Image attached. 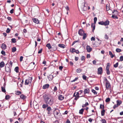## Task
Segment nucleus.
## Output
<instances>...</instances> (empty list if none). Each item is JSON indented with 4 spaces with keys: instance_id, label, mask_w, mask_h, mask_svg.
I'll use <instances>...</instances> for the list:
<instances>
[{
    "instance_id": "obj_1",
    "label": "nucleus",
    "mask_w": 123,
    "mask_h": 123,
    "mask_svg": "<svg viewBox=\"0 0 123 123\" xmlns=\"http://www.w3.org/2000/svg\"><path fill=\"white\" fill-rule=\"evenodd\" d=\"M43 98L47 104L51 105L54 103V99L52 97L49 96L45 94L44 95Z\"/></svg>"
},
{
    "instance_id": "obj_2",
    "label": "nucleus",
    "mask_w": 123,
    "mask_h": 123,
    "mask_svg": "<svg viewBox=\"0 0 123 123\" xmlns=\"http://www.w3.org/2000/svg\"><path fill=\"white\" fill-rule=\"evenodd\" d=\"M32 80V77H29V79H26L25 81V85H28L29 83H31Z\"/></svg>"
},
{
    "instance_id": "obj_3",
    "label": "nucleus",
    "mask_w": 123,
    "mask_h": 123,
    "mask_svg": "<svg viewBox=\"0 0 123 123\" xmlns=\"http://www.w3.org/2000/svg\"><path fill=\"white\" fill-rule=\"evenodd\" d=\"M59 111L58 110L55 109L54 111V114L55 117H57L58 115L60 114Z\"/></svg>"
},
{
    "instance_id": "obj_4",
    "label": "nucleus",
    "mask_w": 123,
    "mask_h": 123,
    "mask_svg": "<svg viewBox=\"0 0 123 123\" xmlns=\"http://www.w3.org/2000/svg\"><path fill=\"white\" fill-rule=\"evenodd\" d=\"M98 74H101L102 73V67H100L98 69Z\"/></svg>"
},
{
    "instance_id": "obj_5",
    "label": "nucleus",
    "mask_w": 123,
    "mask_h": 123,
    "mask_svg": "<svg viewBox=\"0 0 123 123\" xmlns=\"http://www.w3.org/2000/svg\"><path fill=\"white\" fill-rule=\"evenodd\" d=\"M106 87L107 89H108L110 87L111 85L109 82V81H107L105 82Z\"/></svg>"
},
{
    "instance_id": "obj_6",
    "label": "nucleus",
    "mask_w": 123,
    "mask_h": 123,
    "mask_svg": "<svg viewBox=\"0 0 123 123\" xmlns=\"http://www.w3.org/2000/svg\"><path fill=\"white\" fill-rule=\"evenodd\" d=\"M86 49L87 52H90L92 49V48L90 47V46L89 45H87L86 47Z\"/></svg>"
},
{
    "instance_id": "obj_7",
    "label": "nucleus",
    "mask_w": 123,
    "mask_h": 123,
    "mask_svg": "<svg viewBox=\"0 0 123 123\" xmlns=\"http://www.w3.org/2000/svg\"><path fill=\"white\" fill-rule=\"evenodd\" d=\"M7 65V64H6L5 67L6 71L7 72H11L10 68V67H9L8 66L6 67V66Z\"/></svg>"
},
{
    "instance_id": "obj_8",
    "label": "nucleus",
    "mask_w": 123,
    "mask_h": 123,
    "mask_svg": "<svg viewBox=\"0 0 123 123\" xmlns=\"http://www.w3.org/2000/svg\"><path fill=\"white\" fill-rule=\"evenodd\" d=\"M82 6L81 7L82 10L83 11H85L87 9V8L85 6V3H83L82 4Z\"/></svg>"
},
{
    "instance_id": "obj_9",
    "label": "nucleus",
    "mask_w": 123,
    "mask_h": 123,
    "mask_svg": "<svg viewBox=\"0 0 123 123\" xmlns=\"http://www.w3.org/2000/svg\"><path fill=\"white\" fill-rule=\"evenodd\" d=\"M79 34L80 36H82L84 33V31L81 29H80L78 31Z\"/></svg>"
},
{
    "instance_id": "obj_10",
    "label": "nucleus",
    "mask_w": 123,
    "mask_h": 123,
    "mask_svg": "<svg viewBox=\"0 0 123 123\" xmlns=\"http://www.w3.org/2000/svg\"><path fill=\"white\" fill-rule=\"evenodd\" d=\"M48 78L49 81H51L53 78V76L50 74L47 77Z\"/></svg>"
},
{
    "instance_id": "obj_11",
    "label": "nucleus",
    "mask_w": 123,
    "mask_h": 123,
    "mask_svg": "<svg viewBox=\"0 0 123 123\" xmlns=\"http://www.w3.org/2000/svg\"><path fill=\"white\" fill-rule=\"evenodd\" d=\"M49 86V85L48 84H46L44 85L43 87V89H45L48 88Z\"/></svg>"
},
{
    "instance_id": "obj_12",
    "label": "nucleus",
    "mask_w": 123,
    "mask_h": 123,
    "mask_svg": "<svg viewBox=\"0 0 123 123\" xmlns=\"http://www.w3.org/2000/svg\"><path fill=\"white\" fill-rule=\"evenodd\" d=\"M89 91L90 90L89 89L86 88L84 90V93L85 94L86 93H88L89 92Z\"/></svg>"
},
{
    "instance_id": "obj_13",
    "label": "nucleus",
    "mask_w": 123,
    "mask_h": 123,
    "mask_svg": "<svg viewBox=\"0 0 123 123\" xmlns=\"http://www.w3.org/2000/svg\"><path fill=\"white\" fill-rule=\"evenodd\" d=\"M33 21L35 23L38 24L39 23V21L38 19L36 18H34L33 19Z\"/></svg>"
},
{
    "instance_id": "obj_14",
    "label": "nucleus",
    "mask_w": 123,
    "mask_h": 123,
    "mask_svg": "<svg viewBox=\"0 0 123 123\" xmlns=\"http://www.w3.org/2000/svg\"><path fill=\"white\" fill-rule=\"evenodd\" d=\"M59 99L62 100H63L64 98V97L61 95H60L58 97Z\"/></svg>"
},
{
    "instance_id": "obj_15",
    "label": "nucleus",
    "mask_w": 123,
    "mask_h": 123,
    "mask_svg": "<svg viewBox=\"0 0 123 123\" xmlns=\"http://www.w3.org/2000/svg\"><path fill=\"white\" fill-rule=\"evenodd\" d=\"M1 47L3 49H5L6 48V44L3 43L1 46Z\"/></svg>"
},
{
    "instance_id": "obj_16",
    "label": "nucleus",
    "mask_w": 123,
    "mask_h": 123,
    "mask_svg": "<svg viewBox=\"0 0 123 123\" xmlns=\"http://www.w3.org/2000/svg\"><path fill=\"white\" fill-rule=\"evenodd\" d=\"M58 46L59 47L62 48H64L65 47V46L62 44H59L58 45Z\"/></svg>"
},
{
    "instance_id": "obj_17",
    "label": "nucleus",
    "mask_w": 123,
    "mask_h": 123,
    "mask_svg": "<svg viewBox=\"0 0 123 123\" xmlns=\"http://www.w3.org/2000/svg\"><path fill=\"white\" fill-rule=\"evenodd\" d=\"M109 22L108 20H107L105 22H104V25L106 26L109 24Z\"/></svg>"
},
{
    "instance_id": "obj_18",
    "label": "nucleus",
    "mask_w": 123,
    "mask_h": 123,
    "mask_svg": "<svg viewBox=\"0 0 123 123\" xmlns=\"http://www.w3.org/2000/svg\"><path fill=\"white\" fill-rule=\"evenodd\" d=\"M5 66V63L4 62H1L0 63V67L2 68Z\"/></svg>"
},
{
    "instance_id": "obj_19",
    "label": "nucleus",
    "mask_w": 123,
    "mask_h": 123,
    "mask_svg": "<svg viewBox=\"0 0 123 123\" xmlns=\"http://www.w3.org/2000/svg\"><path fill=\"white\" fill-rule=\"evenodd\" d=\"M122 103V101L120 100H117V105L118 106L120 105Z\"/></svg>"
},
{
    "instance_id": "obj_20",
    "label": "nucleus",
    "mask_w": 123,
    "mask_h": 123,
    "mask_svg": "<svg viewBox=\"0 0 123 123\" xmlns=\"http://www.w3.org/2000/svg\"><path fill=\"white\" fill-rule=\"evenodd\" d=\"M56 22L58 23H59L61 21L60 18L59 17H58L55 20Z\"/></svg>"
},
{
    "instance_id": "obj_21",
    "label": "nucleus",
    "mask_w": 123,
    "mask_h": 123,
    "mask_svg": "<svg viewBox=\"0 0 123 123\" xmlns=\"http://www.w3.org/2000/svg\"><path fill=\"white\" fill-rule=\"evenodd\" d=\"M20 98L22 99H24L26 98V96L23 94H22L20 95Z\"/></svg>"
},
{
    "instance_id": "obj_22",
    "label": "nucleus",
    "mask_w": 123,
    "mask_h": 123,
    "mask_svg": "<svg viewBox=\"0 0 123 123\" xmlns=\"http://www.w3.org/2000/svg\"><path fill=\"white\" fill-rule=\"evenodd\" d=\"M75 49L74 48H71L70 50V52L72 53H73L74 52H75Z\"/></svg>"
},
{
    "instance_id": "obj_23",
    "label": "nucleus",
    "mask_w": 123,
    "mask_h": 123,
    "mask_svg": "<svg viewBox=\"0 0 123 123\" xmlns=\"http://www.w3.org/2000/svg\"><path fill=\"white\" fill-rule=\"evenodd\" d=\"M79 92H75L74 93V96L75 97L76 96H78V97H80L79 96Z\"/></svg>"
},
{
    "instance_id": "obj_24",
    "label": "nucleus",
    "mask_w": 123,
    "mask_h": 123,
    "mask_svg": "<svg viewBox=\"0 0 123 123\" xmlns=\"http://www.w3.org/2000/svg\"><path fill=\"white\" fill-rule=\"evenodd\" d=\"M91 26L93 28V29L92 30V31L93 32L94 31V30L95 29V24H92L91 25Z\"/></svg>"
},
{
    "instance_id": "obj_25",
    "label": "nucleus",
    "mask_w": 123,
    "mask_h": 123,
    "mask_svg": "<svg viewBox=\"0 0 123 123\" xmlns=\"http://www.w3.org/2000/svg\"><path fill=\"white\" fill-rule=\"evenodd\" d=\"M84 109H82L80 110L79 111V113L80 114H83L84 111Z\"/></svg>"
},
{
    "instance_id": "obj_26",
    "label": "nucleus",
    "mask_w": 123,
    "mask_h": 123,
    "mask_svg": "<svg viewBox=\"0 0 123 123\" xmlns=\"http://www.w3.org/2000/svg\"><path fill=\"white\" fill-rule=\"evenodd\" d=\"M105 110L103 109L101 111V115L102 116H104L105 115Z\"/></svg>"
},
{
    "instance_id": "obj_27",
    "label": "nucleus",
    "mask_w": 123,
    "mask_h": 123,
    "mask_svg": "<svg viewBox=\"0 0 123 123\" xmlns=\"http://www.w3.org/2000/svg\"><path fill=\"white\" fill-rule=\"evenodd\" d=\"M16 50V48L15 47H13L12 49V52H15Z\"/></svg>"
},
{
    "instance_id": "obj_28",
    "label": "nucleus",
    "mask_w": 123,
    "mask_h": 123,
    "mask_svg": "<svg viewBox=\"0 0 123 123\" xmlns=\"http://www.w3.org/2000/svg\"><path fill=\"white\" fill-rule=\"evenodd\" d=\"M14 70L17 73H18V67H16L14 69Z\"/></svg>"
},
{
    "instance_id": "obj_29",
    "label": "nucleus",
    "mask_w": 123,
    "mask_h": 123,
    "mask_svg": "<svg viewBox=\"0 0 123 123\" xmlns=\"http://www.w3.org/2000/svg\"><path fill=\"white\" fill-rule=\"evenodd\" d=\"M109 54L111 56V58H113L114 57V55L112 54V53L111 51H109Z\"/></svg>"
},
{
    "instance_id": "obj_30",
    "label": "nucleus",
    "mask_w": 123,
    "mask_h": 123,
    "mask_svg": "<svg viewBox=\"0 0 123 123\" xmlns=\"http://www.w3.org/2000/svg\"><path fill=\"white\" fill-rule=\"evenodd\" d=\"M46 46L49 49H50L51 48V45L49 43L47 44L46 45Z\"/></svg>"
},
{
    "instance_id": "obj_31",
    "label": "nucleus",
    "mask_w": 123,
    "mask_h": 123,
    "mask_svg": "<svg viewBox=\"0 0 123 123\" xmlns=\"http://www.w3.org/2000/svg\"><path fill=\"white\" fill-rule=\"evenodd\" d=\"M1 90L2 91L4 92H6V91L5 88H4L3 86L1 87Z\"/></svg>"
},
{
    "instance_id": "obj_32",
    "label": "nucleus",
    "mask_w": 123,
    "mask_h": 123,
    "mask_svg": "<svg viewBox=\"0 0 123 123\" xmlns=\"http://www.w3.org/2000/svg\"><path fill=\"white\" fill-rule=\"evenodd\" d=\"M83 35V39H85L86 37V34L85 33H84Z\"/></svg>"
},
{
    "instance_id": "obj_33",
    "label": "nucleus",
    "mask_w": 123,
    "mask_h": 123,
    "mask_svg": "<svg viewBox=\"0 0 123 123\" xmlns=\"http://www.w3.org/2000/svg\"><path fill=\"white\" fill-rule=\"evenodd\" d=\"M81 70L82 69L80 68H78L76 70V71L77 73H79L81 72Z\"/></svg>"
},
{
    "instance_id": "obj_34",
    "label": "nucleus",
    "mask_w": 123,
    "mask_h": 123,
    "mask_svg": "<svg viewBox=\"0 0 123 123\" xmlns=\"http://www.w3.org/2000/svg\"><path fill=\"white\" fill-rule=\"evenodd\" d=\"M52 110V109L51 107H49L47 108L46 109V110L48 111H51Z\"/></svg>"
},
{
    "instance_id": "obj_35",
    "label": "nucleus",
    "mask_w": 123,
    "mask_h": 123,
    "mask_svg": "<svg viewBox=\"0 0 123 123\" xmlns=\"http://www.w3.org/2000/svg\"><path fill=\"white\" fill-rule=\"evenodd\" d=\"M48 106V105L47 104V105L44 104L43 105L42 107L43 108H45Z\"/></svg>"
},
{
    "instance_id": "obj_36",
    "label": "nucleus",
    "mask_w": 123,
    "mask_h": 123,
    "mask_svg": "<svg viewBox=\"0 0 123 123\" xmlns=\"http://www.w3.org/2000/svg\"><path fill=\"white\" fill-rule=\"evenodd\" d=\"M12 43H15L16 42V39L15 38H13L11 39Z\"/></svg>"
},
{
    "instance_id": "obj_37",
    "label": "nucleus",
    "mask_w": 123,
    "mask_h": 123,
    "mask_svg": "<svg viewBox=\"0 0 123 123\" xmlns=\"http://www.w3.org/2000/svg\"><path fill=\"white\" fill-rule=\"evenodd\" d=\"M118 62H117L116 64H114L113 66L114 67L116 68L118 67Z\"/></svg>"
},
{
    "instance_id": "obj_38",
    "label": "nucleus",
    "mask_w": 123,
    "mask_h": 123,
    "mask_svg": "<svg viewBox=\"0 0 123 123\" xmlns=\"http://www.w3.org/2000/svg\"><path fill=\"white\" fill-rule=\"evenodd\" d=\"M21 93V92L20 91H18L16 92V94L17 95H19Z\"/></svg>"
},
{
    "instance_id": "obj_39",
    "label": "nucleus",
    "mask_w": 123,
    "mask_h": 123,
    "mask_svg": "<svg viewBox=\"0 0 123 123\" xmlns=\"http://www.w3.org/2000/svg\"><path fill=\"white\" fill-rule=\"evenodd\" d=\"M1 53L2 55H4L5 56L6 55L5 52L4 50H2L1 51Z\"/></svg>"
},
{
    "instance_id": "obj_40",
    "label": "nucleus",
    "mask_w": 123,
    "mask_h": 123,
    "mask_svg": "<svg viewBox=\"0 0 123 123\" xmlns=\"http://www.w3.org/2000/svg\"><path fill=\"white\" fill-rule=\"evenodd\" d=\"M97 20V18L96 17H95L94 18V24H95Z\"/></svg>"
},
{
    "instance_id": "obj_41",
    "label": "nucleus",
    "mask_w": 123,
    "mask_h": 123,
    "mask_svg": "<svg viewBox=\"0 0 123 123\" xmlns=\"http://www.w3.org/2000/svg\"><path fill=\"white\" fill-rule=\"evenodd\" d=\"M121 51V50L117 48L116 49V51L117 52H119Z\"/></svg>"
},
{
    "instance_id": "obj_42",
    "label": "nucleus",
    "mask_w": 123,
    "mask_h": 123,
    "mask_svg": "<svg viewBox=\"0 0 123 123\" xmlns=\"http://www.w3.org/2000/svg\"><path fill=\"white\" fill-rule=\"evenodd\" d=\"M98 23L99 24L102 25H104V22L103 21L98 22Z\"/></svg>"
},
{
    "instance_id": "obj_43",
    "label": "nucleus",
    "mask_w": 123,
    "mask_h": 123,
    "mask_svg": "<svg viewBox=\"0 0 123 123\" xmlns=\"http://www.w3.org/2000/svg\"><path fill=\"white\" fill-rule=\"evenodd\" d=\"M120 61H123V56H121L120 57Z\"/></svg>"
},
{
    "instance_id": "obj_44",
    "label": "nucleus",
    "mask_w": 123,
    "mask_h": 123,
    "mask_svg": "<svg viewBox=\"0 0 123 123\" xmlns=\"http://www.w3.org/2000/svg\"><path fill=\"white\" fill-rule=\"evenodd\" d=\"M92 92H93L95 94H97V92H96L95 90L93 89L92 90Z\"/></svg>"
},
{
    "instance_id": "obj_45",
    "label": "nucleus",
    "mask_w": 123,
    "mask_h": 123,
    "mask_svg": "<svg viewBox=\"0 0 123 123\" xmlns=\"http://www.w3.org/2000/svg\"><path fill=\"white\" fill-rule=\"evenodd\" d=\"M110 101V99L109 98H106L105 101L106 102H108Z\"/></svg>"
},
{
    "instance_id": "obj_46",
    "label": "nucleus",
    "mask_w": 123,
    "mask_h": 123,
    "mask_svg": "<svg viewBox=\"0 0 123 123\" xmlns=\"http://www.w3.org/2000/svg\"><path fill=\"white\" fill-rule=\"evenodd\" d=\"M104 37L106 39H108L109 37L107 34H105V36Z\"/></svg>"
},
{
    "instance_id": "obj_47",
    "label": "nucleus",
    "mask_w": 123,
    "mask_h": 123,
    "mask_svg": "<svg viewBox=\"0 0 123 123\" xmlns=\"http://www.w3.org/2000/svg\"><path fill=\"white\" fill-rule=\"evenodd\" d=\"M100 108H101L102 109H104V105H102L101 104L100 105Z\"/></svg>"
},
{
    "instance_id": "obj_48",
    "label": "nucleus",
    "mask_w": 123,
    "mask_h": 123,
    "mask_svg": "<svg viewBox=\"0 0 123 123\" xmlns=\"http://www.w3.org/2000/svg\"><path fill=\"white\" fill-rule=\"evenodd\" d=\"M101 121L102 123H107L106 121L104 119H102Z\"/></svg>"
},
{
    "instance_id": "obj_49",
    "label": "nucleus",
    "mask_w": 123,
    "mask_h": 123,
    "mask_svg": "<svg viewBox=\"0 0 123 123\" xmlns=\"http://www.w3.org/2000/svg\"><path fill=\"white\" fill-rule=\"evenodd\" d=\"M82 78L84 80H86V77L84 75H83L82 76Z\"/></svg>"
},
{
    "instance_id": "obj_50",
    "label": "nucleus",
    "mask_w": 123,
    "mask_h": 123,
    "mask_svg": "<svg viewBox=\"0 0 123 123\" xmlns=\"http://www.w3.org/2000/svg\"><path fill=\"white\" fill-rule=\"evenodd\" d=\"M9 98V96L8 95H6L5 96V98L6 100L8 99Z\"/></svg>"
},
{
    "instance_id": "obj_51",
    "label": "nucleus",
    "mask_w": 123,
    "mask_h": 123,
    "mask_svg": "<svg viewBox=\"0 0 123 123\" xmlns=\"http://www.w3.org/2000/svg\"><path fill=\"white\" fill-rule=\"evenodd\" d=\"M78 78L76 77L75 79L71 81L72 82L75 81L76 80H77L78 79Z\"/></svg>"
},
{
    "instance_id": "obj_52",
    "label": "nucleus",
    "mask_w": 123,
    "mask_h": 123,
    "mask_svg": "<svg viewBox=\"0 0 123 123\" xmlns=\"http://www.w3.org/2000/svg\"><path fill=\"white\" fill-rule=\"evenodd\" d=\"M85 57L84 56H82L81 57V61H84L85 60Z\"/></svg>"
},
{
    "instance_id": "obj_53",
    "label": "nucleus",
    "mask_w": 123,
    "mask_h": 123,
    "mask_svg": "<svg viewBox=\"0 0 123 123\" xmlns=\"http://www.w3.org/2000/svg\"><path fill=\"white\" fill-rule=\"evenodd\" d=\"M10 29L9 28H7L6 30V32L7 33H9L10 32Z\"/></svg>"
},
{
    "instance_id": "obj_54",
    "label": "nucleus",
    "mask_w": 123,
    "mask_h": 123,
    "mask_svg": "<svg viewBox=\"0 0 123 123\" xmlns=\"http://www.w3.org/2000/svg\"><path fill=\"white\" fill-rule=\"evenodd\" d=\"M57 90V88L56 86H55L54 87V92H55Z\"/></svg>"
},
{
    "instance_id": "obj_55",
    "label": "nucleus",
    "mask_w": 123,
    "mask_h": 123,
    "mask_svg": "<svg viewBox=\"0 0 123 123\" xmlns=\"http://www.w3.org/2000/svg\"><path fill=\"white\" fill-rule=\"evenodd\" d=\"M65 8L67 10V11H68L69 10V8L68 6H66L65 7Z\"/></svg>"
},
{
    "instance_id": "obj_56",
    "label": "nucleus",
    "mask_w": 123,
    "mask_h": 123,
    "mask_svg": "<svg viewBox=\"0 0 123 123\" xmlns=\"http://www.w3.org/2000/svg\"><path fill=\"white\" fill-rule=\"evenodd\" d=\"M106 9L107 11H108L109 10V8L108 6H107V5L106 6Z\"/></svg>"
},
{
    "instance_id": "obj_57",
    "label": "nucleus",
    "mask_w": 123,
    "mask_h": 123,
    "mask_svg": "<svg viewBox=\"0 0 123 123\" xmlns=\"http://www.w3.org/2000/svg\"><path fill=\"white\" fill-rule=\"evenodd\" d=\"M42 49H41L40 50H39L38 52V53L39 54L41 53H42Z\"/></svg>"
},
{
    "instance_id": "obj_58",
    "label": "nucleus",
    "mask_w": 123,
    "mask_h": 123,
    "mask_svg": "<svg viewBox=\"0 0 123 123\" xmlns=\"http://www.w3.org/2000/svg\"><path fill=\"white\" fill-rule=\"evenodd\" d=\"M23 58V57L22 56H21L20 57V61L21 62L22 61Z\"/></svg>"
},
{
    "instance_id": "obj_59",
    "label": "nucleus",
    "mask_w": 123,
    "mask_h": 123,
    "mask_svg": "<svg viewBox=\"0 0 123 123\" xmlns=\"http://www.w3.org/2000/svg\"><path fill=\"white\" fill-rule=\"evenodd\" d=\"M93 120V119H91V118H90L88 120V121L90 122H92V120Z\"/></svg>"
},
{
    "instance_id": "obj_60",
    "label": "nucleus",
    "mask_w": 123,
    "mask_h": 123,
    "mask_svg": "<svg viewBox=\"0 0 123 123\" xmlns=\"http://www.w3.org/2000/svg\"><path fill=\"white\" fill-rule=\"evenodd\" d=\"M118 105H114V106H113V108L114 109H115L116 108L118 107Z\"/></svg>"
},
{
    "instance_id": "obj_61",
    "label": "nucleus",
    "mask_w": 123,
    "mask_h": 123,
    "mask_svg": "<svg viewBox=\"0 0 123 123\" xmlns=\"http://www.w3.org/2000/svg\"><path fill=\"white\" fill-rule=\"evenodd\" d=\"M83 91L82 90H80L78 92H79V94L80 95L81 93H82L83 92Z\"/></svg>"
},
{
    "instance_id": "obj_62",
    "label": "nucleus",
    "mask_w": 123,
    "mask_h": 123,
    "mask_svg": "<svg viewBox=\"0 0 123 123\" xmlns=\"http://www.w3.org/2000/svg\"><path fill=\"white\" fill-rule=\"evenodd\" d=\"M95 38L93 37H91V41H94L95 40Z\"/></svg>"
},
{
    "instance_id": "obj_63",
    "label": "nucleus",
    "mask_w": 123,
    "mask_h": 123,
    "mask_svg": "<svg viewBox=\"0 0 123 123\" xmlns=\"http://www.w3.org/2000/svg\"><path fill=\"white\" fill-rule=\"evenodd\" d=\"M13 11H14V9H12V10H10V13L12 14V13L13 12Z\"/></svg>"
},
{
    "instance_id": "obj_64",
    "label": "nucleus",
    "mask_w": 123,
    "mask_h": 123,
    "mask_svg": "<svg viewBox=\"0 0 123 123\" xmlns=\"http://www.w3.org/2000/svg\"><path fill=\"white\" fill-rule=\"evenodd\" d=\"M66 123H70V121L68 119H67L66 121Z\"/></svg>"
}]
</instances>
